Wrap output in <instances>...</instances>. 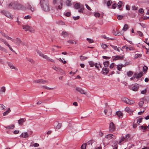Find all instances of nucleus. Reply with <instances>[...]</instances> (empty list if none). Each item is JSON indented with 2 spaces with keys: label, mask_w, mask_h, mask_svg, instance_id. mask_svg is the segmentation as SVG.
I'll return each mask as SVG.
<instances>
[{
  "label": "nucleus",
  "mask_w": 149,
  "mask_h": 149,
  "mask_svg": "<svg viewBox=\"0 0 149 149\" xmlns=\"http://www.w3.org/2000/svg\"><path fill=\"white\" fill-rule=\"evenodd\" d=\"M63 0H53V4L54 8L52 6L49 5L47 3L43 5L42 7V10L46 12H49L51 10H53L54 8L57 10H61L63 8Z\"/></svg>",
  "instance_id": "nucleus-1"
},
{
  "label": "nucleus",
  "mask_w": 149,
  "mask_h": 149,
  "mask_svg": "<svg viewBox=\"0 0 149 149\" xmlns=\"http://www.w3.org/2000/svg\"><path fill=\"white\" fill-rule=\"evenodd\" d=\"M8 3L6 5V7L8 8L15 9L17 1L14 0H8Z\"/></svg>",
  "instance_id": "nucleus-2"
},
{
  "label": "nucleus",
  "mask_w": 149,
  "mask_h": 149,
  "mask_svg": "<svg viewBox=\"0 0 149 149\" xmlns=\"http://www.w3.org/2000/svg\"><path fill=\"white\" fill-rule=\"evenodd\" d=\"M94 142L93 140L89 141L87 143H84L81 147V149H85L86 148H91L92 146V144Z\"/></svg>",
  "instance_id": "nucleus-3"
},
{
  "label": "nucleus",
  "mask_w": 149,
  "mask_h": 149,
  "mask_svg": "<svg viewBox=\"0 0 149 149\" xmlns=\"http://www.w3.org/2000/svg\"><path fill=\"white\" fill-rule=\"evenodd\" d=\"M121 100L125 103L130 105L134 103V100H130L128 98L125 97H122L121 98Z\"/></svg>",
  "instance_id": "nucleus-4"
},
{
  "label": "nucleus",
  "mask_w": 149,
  "mask_h": 149,
  "mask_svg": "<svg viewBox=\"0 0 149 149\" xmlns=\"http://www.w3.org/2000/svg\"><path fill=\"white\" fill-rule=\"evenodd\" d=\"M38 53L39 54L40 56H42L43 58L46 59L47 61L52 62H54V60L50 58L47 55L43 54L41 52H38Z\"/></svg>",
  "instance_id": "nucleus-5"
},
{
  "label": "nucleus",
  "mask_w": 149,
  "mask_h": 149,
  "mask_svg": "<svg viewBox=\"0 0 149 149\" xmlns=\"http://www.w3.org/2000/svg\"><path fill=\"white\" fill-rule=\"evenodd\" d=\"M1 13L9 18L12 19L13 17V15L9 12L5 10H2L1 11Z\"/></svg>",
  "instance_id": "nucleus-6"
},
{
  "label": "nucleus",
  "mask_w": 149,
  "mask_h": 149,
  "mask_svg": "<svg viewBox=\"0 0 149 149\" xmlns=\"http://www.w3.org/2000/svg\"><path fill=\"white\" fill-rule=\"evenodd\" d=\"M48 81L46 80H43L42 79H39L37 80H34L33 82L38 84H45L47 83Z\"/></svg>",
  "instance_id": "nucleus-7"
},
{
  "label": "nucleus",
  "mask_w": 149,
  "mask_h": 149,
  "mask_svg": "<svg viewBox=\"0 0 149 149\" xmlns=\"http://www.w3.org/2000/svg\"><path fill=\"white\" fill-rule=\"evenodd\" d=\"M24 7L20 3L17 2L15 9L17 10H23L25 9Z\"/></svg>",
  "instance_id": "nucleus-8"
},
{
  "label": "nucleus",
  "mask_w": 149,
  "mask_h": 149,
  "mask_svg": "<svg viewBox=\"0 0 149 149\" xmlns=\"http://www.w3.org/2000/svg\"><path fill=\"white\" fill-rule=\"evenodd\" d=\"M0 40L1 42H3V43L5 45L7 46L11 51L13 52L14 51V50H13L12 47H11L10 45L8 43L6 40L2 38H0Z\"/></svg>",
  "instance_id": "nucleus-9"
},
{
  "label": "nucleus",
  "mask_w": 149,
  "mask_h": 149,
  "mask_svg": "<svg viewBox=\"0 0 149 149\" xmlns=\"http://www.w3.org/2000/svg\"><path fill=\"white\" fill-rule=\"evenodd\" d=\"M115 129V127L114 123L111 122L109 125V130L111 131H114Z\"/></svg>",
  "instance_id": "nucleus-10"
},
{
  "label": "nucleus",
  "mask_w": 149,
  "mask_h": 149,
  "mask_svg": "<svg viewBox=\"0 0 149 149\" xmlns=\"http://www.w3.org/2000/svg\"><path fill=\"white\" fill-rule=\"evenodd\" d=\"M139 88V85L137 84H136L134 86H132L130 87V89L134 91H136L138 90Z\"/></svg>",
  "instance_id": "nucleus-11"
},
{
  "label": "nucleus",
  "mask_w": 149,
  "mask_h": 149,
  "mask_svg": "<svg viewBox=\"0 0 149 149\" xmlns=\"http://www.w3.org/2000/svg\"><path fill=\"white\" fill-rule=\"evenodd\" d=\"M113 61H116L118 60H121L123 58V56H116L113 57Z\"/></svg>",
  "instance_id": "nucleus-12"
},
{
  "label": "nucleus",
  "mask_w": 149,
  "mask_h": 149,
  "mask_svg": "<svg viewBox=\"0 0 149 149\" xmlns=\"http://www.w3.org/2000/svg\"><path fill=\"white\" fill-rule=\"evenodd\" d=\"M54 126L55 128L57 129H60L62 125L61 123H58L57 122H56L54 123Z\"/></svg>",
  "instance_id": "nucleus-13"
},
{
  "label": "nucleus",
  "mask_w": 149,
  "mask_h": 149,
  "mask_svg": "<svg viewBox=\"0 0 149 149\" xmlns=\"http://www.w3.org/2000/svg\"><path fill=\"white\" fill-rule=\"evenodd\" d=\"M76 90L77 91H78L81 93L85 94L86 93L84 91L80 88L76 87Z\"/></svg>",
  "instance_id": "nucleus-14"
},
{
  "label": "nucleus",
  "mask_w": 149,
  "mask_h": 149,
  "mask_svg": "<svg viewBox=\"0 0 149 149\" xmlns=\"http://www.w3.org/2000/svg\"><path fill=\"white\" fill-rule=\"evenodd\" d=\"M143 73L142 72H141L138 74L137 73H134V76L136 77V78L138 79L141 77L143 75Z\"/></svg>",
  "instance_id": "nucleus-15"
},
{
  "label": "nucleus",
  "mask_w": 149,
  "mask_h": 149,
  "mask_svg": "<svg viewBox=\"0 0 149 149\" xmlns=\"http://www.w3.org/2000/svg\"><path fill=\"white\" fill-rule=\"evenodd\" d=\"M29 136L28 133L27 132H24L22 133L21 135H20V137H22L23 138H27Z\"/></svg>",
  "instance_id": "nucleus-16"
},
{
  "label": "nucleus",
  "mask_w": 149,
  "mask_h": 149,
  "mask_svg": "<svg viewBox=\"0 0 149 149\" xmlns=\"http://www.w3.org/2000/svg\"><path fill=\"white\" fill-rule=\"evenodd\" d=\"M26 119L25 118H22L18 120V123L19 125H22L23 123L25 122Z\"/></svg>",
  "instance_id": "nucleus-17"
},
{
  "label": "nucleus",
  "mask_w": 149,
  "mask_h": 149,
  "mask_svg": "<svg viewBox=\"0 0 149 149\" xmlns=\"http://www.w3.org/2000/svg\"><path fill=\"white\" fill-rule=\"evenodd\" d=\"M82 6L84 5H83L79 3H77L75 4L74 7L76 9H78L80 8Z\"/></svg>",
  "instance_id": "nucleus-18"
},
{
  "label": "nucleus",
  "mask_w": 149,
  "mask_h": 149,
  "mask_svg": "<svg viewBox=\"0 0 149 149\" xmlns=\"http://www.w3.org/2000/svg\"><path fill=\"white\" fill-rule=\"evenodd\" d=\"M125 111L130 114H132L133 113L132 111L128 107H126L125 109Z\"/></svg>",
  "instance_id": "nucleus-19"
},
{
  "label": "nucleus",
  "mask_w": 149,
  "mask_h": 149,
  "mask_svg": "<svg viewBox=\"0 0 149 149\" xmlns=\"http://www.w3.org/2000/svg\"><path fill=\"white\" fill-rule=\"evenodd\" d=\"M8 66H9L10 68L11 69H14L15 70H17L18 69L17 68H15L13 65V64L10 63H9L8 64Z\"/></svg>",
  "instance_id": "nucleus-20"
},
{
  "label": "nucleus",
  "mask_w": 149,
  "mask_h": 149,
  "mask_svg": "<svg viewBox=\"0 0 149 149\" xmlns=\"http://www.w3.org/2000/svg\"><path fill=\"white\" fill-rule=\"evenodd\" d=\"M23 29H24L25 31H29L30 26L27 25H25L22 26Z\"/></svg>",
  "instance_id": "nucleus-21"
},
{
  "label": "nucleus",
  "mask_w": 149,
  "mask_h": 149,
  "mask_svg": "<svg viewBox=\"0 0 149 149\" xmlns=\"http://www.w3.org/2000/svg\"><path fill=\"white\" fill-rule=\"evenodd\" d=\"M110 46L113 48L114 50L118 51V52L120 51V49H119L117 46H116L113 45H110Z\"/></svg>",
  "instance_id": "nucleus-22"
},
{
  "label": "nucleus",
  "mask_w": 149,
  "mask_h": 149,
  "mask_svg": "<svg viewBox=\"0 0 149 149\" xmlns=\"http://www.w3.org/2000/svg\"><path fill=\"white\" fill-rule=\"evenodd\" d=\"M102 70H103V74H107L109 72V70L106 68H103L102 69Z\"/></svg>",
  "instance_id": "nucleus-23"
},
{
  "label": "nucleus",
  "mask_w": 149,
  "mask_h": 149,
  "mask_svg": "<svg viewBox=\"0 0 149 149\" xmlns=\"http://www.w3.org/2000/svg\"><path fill=\"white\" fill-rule=\"evenodd\" d=\"M114 136L112 134H109L107 135L106 136V138L110 140L112 138H113Z\"/></svg>",
  "instance_id": "nucleus-24"
},
{
  "label": "nucleus",
  "mask_w": 149,
  "mask_h": 149,
  "mask_svg": "<svg viewBox=\"0 0 149 149\" xmlns=\"http://www.w3.org/2000/svg\"><path fill=\"white\" fill-rule=\"evenodd\" d=\"M15 126L14 125H11L7 126H5V128L8 129H13L14 128Z\"/></svg>",
  "instance_id": "nucleus-25"
},
{
  "label": "nucleus",
  "mask_w": 149,
  "mask_h": 149,
  "mask_svg": "<svg viewBox=\"0 0 149 149\" xmlns=\"http://www.w3.org/2000/svg\"><path fill=\"white\" fill-rule=\"evenodd\" d=\"M61 35L63 36L64 37H65L68 36V33L66 32L63 31L62 32V33L61 34Z\"/></svg>",
  "instance_id": "nucleus-26"
},
{
  "label": "nucleus",
  "mask_w": 149,
  "mask_h": 149,
  "mask_svg": "<svg viewBox=\"0 0 149 149\" xmlns=\"http://www.w3.org/2000/svg\"><path fill=\"white\" fill-rule=\"evenodd\" d=\"M130 135L129 134H128L125 136V142L127 141L130 140Z\"/></svg>",
  "instance_id": "nucleus-27"
},
{
  "label": "nucleus",
  "mask_w": 149,
  "mask_h": 149,
  "mask_svg": "<svg viewBox=\"0 0 149 149\" xmlns=\"http://www.w3.org/2000/svg\"><path fill=\"white\" fill-rule=\"evenodd\" d=\"M116 114L119 118H121L123 116V114L120 111H117L116 112Z\"/></svg>",
  "instance_id": "nucleus-28"
},
{
  "label": "nucleus",
  "mask_w": 149,
  "mask_h": 149,
  "mask_svg": "<svg viewBox=\"0 0 149 149\" xmlns=\"http://www.w3.org/2000/svg\"><path fill=\"white\" fill-rule=\"evenodd\" d=\"M16 43L17 44V45L19 46L20 45V44H22V42L21 40L19 39L18 38H17L16 39Z\"/></svg>",
  "instance_id": "nucleus-29"
},
{
  "label": "nucleus",
  "mask_w": 149,
  "mask_h": 149,
  "mask_svg": "<svg viewBox=\"0 0 149 149\" xmlns=\"http://www.w3.org/2000/svg\"><path fill=\"white\" fill-rule=\"evenodd\" d=\"M95 66L98 70H100L99 68L100 67L101 68H102L101 65L100 64H97V63H95Z\"/></svg>",
  "instance_id": "nucleus-30"
},
{
  "label": "nucleus",
  "mask_w": 149,
  "mask_h": 149,
  "mask_svg": "<svg viewBox=\"0 0 149 149\" xmlns=\"http://www.w3.org/2000/svg\"><path fill=\"white\" fill-rule=\"evenodd\" d=\"M10 111V109L9 108L6 111L4 112L3 113V116H6L9 113Z\"/></svg>",
  "instance_id": "nucleus-31"
},
{
  "label": "nucleus",
  "mask_w": 149,
  "mask_h": 149,
  "mask_svg": "<svg viewBox=\"0 0 149 149\" xmlns=\"http://www.w3.org/2000/svg\"><path fill=\"white\" fill-rule=\"evenodd\" d=\"M144 104V101L142 99L141 100L140 102L139 103V106L140 107H142L143 104Z\"/></svg>",
  "instance_id": "nucleus-32"
},
{
  "label": "nucleus",
  "mask_w": 149,
  "mask_h": 149,
  "mask_svg": "<svg viewBox=\"0 0 149 149\" xmlns=\"http://www.w3.org/2000/svg\"><path fill=\"white\" fill-rule=\"evenodd\" d=\"M42 87L43 88L45 89H46L48 90H51L54 89V88H50L48 87L47 86H43Z\"/></svg>",
  "instance_id": "nucleus-33"
},
{
  "label": "nucleus",
  "mask_w": 149,
  "mask_h": 149,
  "mask_svg": "<svg viewBox=\"0 0 149 149\" xmlns=\"http://www.w3.org/2000/svg\"><path fill=\"white\" fill-rule=\"evenodd\" d=\"M109 61H107L104 62L103 63V64L104 65V66L105 67H107L108 66L109 64Z\"/></svg>",
  "instance_id": "nucleus-34"
},
{
  "label": "nucleus",
  "mask_w": 149,
  "mask_h": 149,
  "mask_svg": "<svg viewBox=\"0 0 149 149\" xmlns=\"http://www.w3.org/2000/svg\"><path fill=\"white\" fill-rule=\"evenodd\" d=\"M80 60L82 61H83L88 58L87 57H85L81 55L80 56Z\"/></svg>",
  "instance_id": "nucleus-35"
},
{
  "label": "nucleus",
  "mask_w": 149,
  "mask_h": 149,
  "mask_svg": "<svg viewBox=\"0 0 149 149\" xmlns=\"http://www.w3.org/2000/svg\"><path fill=\"white\" fill-rule=\"evenodd\" d=\"M88 63L91 67H93L95 65V64L93 61H89Z\"/></svg>",
  "instance_id": "nucleus-36"
},
{
  "label": "nucleus",
  "mask_w": 149,
  "mask_h": 149,
  "mask_svg": "<svg viewBox=\"0 0 149 149\" xmlns=\"http://www.w3.org/2000/svg\"><path fill=\"white\" fill-rule=\"evenodd\" d=\"M71 0H67L66 2V5L68 6H70L71 5Z\"/></svg>",
  "instance_id": "nucleus-37"
},
{
  "label": "nucleus",
  "mask_w": 149,
  "mask_h": 149,
  "mask_svg": "<svg viewBox=\"0 0 149 149\" xmlns=\"http://www.w3.org/2000/svg\"><path fill=\"white\" fill-rule=\"evenodd\" d=\"M128 25L127 24H125L123 28V30L124 31H125L128 29Z\"/></svg>",
  "instance_id": "nucleus-38"
},
{
  "label": "nucleus",
  "mask_w": 149,
  "mask_h": 149,
  "mask_svg": "<svg viewBox=\"0 0 149 149\" xmlns=\"http://www.w3.org/2000/svg\"><path fill=\"white\" fill-rule=\"evenodd\" d=\"M122 3H123V2L121 1H119L118 2V3L117 4L118 7V8L119 9L122 6Z\"/></svg>",
  "instance_id": "nucleus-39"
},
{
  "label": "nucleus",
  "mask_w": 149,
  "mask_h": 149,
  "mask_svg": "<svg viewBox=\"0 0 149 149\" xmlns=\"http://www.w3.org/2000/svg\"><path fill=\"white\" fill-rule=\"evenodd\" d=\"M133 72L132 71H129L127 72V74L129 77H131L132 76Z\"/></svg>",
  "instance_id": "nucleus-40"
},
{
  "label": "nucleus",
  "mask_w": 149,
  "mask_h": 149,
  "mask_svg": "<svg viewBox=\"0 0 149 149\" xmlns=\"http://www.w3.org/2000/svg\"><path fill=\"white\" fill-rule=\"evenodd\" d=\"M113 33L115 36H116L117 35L118 36H120L121 35V33L119 32L118 31H117V33H116L115 31H114V30H113Z\"/></svg>",
  "instance_id": "nucleus-41"
},
{
  "label": "nucleus",
  "mask_w": 149,
  "mask_h": 149,
  "mask_svg": "<svg viewBox=\"0 0 149 149\" xmlns=\"http://www.w3.org/2000/svg\"><path fill=\"white\" fill-rule=\"evenodd\" d=\"M27 60L30 62L32 64H34V61L31 58H28L27 57L26 58Z\"/></svg>",
  "instance_id": "nucleus-42"
},
{
  "label": "nucleus",
  "mask_w": 149,
  "mask_h": 149,
  "mask_svg": "<svg viewBox=\"0 0 149 149\" xmlns=\"http://www.w3.org/2000/svg\"><path fill=\"white\" fill-rule=\"evenodd\" d=\"M102 37L103 38L107 39V40H113V39L112 38H110L108 37H107L105 35L102 36Z\"/></svg>",
  "instance_id": "nucleus-43"
},
{
  "label": "nucleus",
  "mask_w": 149,
  "mask_h": 149,
  "mask_svg": "<svg viewBox=\"0 0 149 149\" xmlns=\"http://www.w3.org/2000/svg\"><path fill=\"white\" fill-rule=\"evenodd\" d=\"M79 9H80L79 10V12L80 13H82L84 9V6H82Z\"/></svg>",
  "instance_id": "nucleus-44"
},
{
  "label": "nucleus",
  "mask_w": 149,
  "mask_h": 149,
  "mask_svg": "<svg viewBox=\"0 0 149 149\" xmlns=\"http://www.w3.org/2000/svg\"><path fill=\"white\" fill-rule=\"evenodd\" d=\"M123 67V65H117V69L119 71H120L121 70L122 68Z\"/></svg>",
  "instance_id": "nucleus-45"
},
{
  "label": "nucleus",
  "mask_w": 149,
  "mask_h": 149,
  "mask_svg": "<svg viewBox=\"0 0 149 149\" xmlns=\"http://www.w3.org/2000/svg\"><path fill=\"white\" fill-rule=\"evenodd\" d=\"M0 50L3 51L4 52H6L7 51V50L6 49H5L3 47H2L0 45Z\"/></svg>",
  "instance_id": "nucleus-46"
},
{
  "label": "nucleus",
  "mask_w": 149,
  "mask_h": 149,
  "mask_svg": "<svg viewBox=\"0 0 149 149\" xmlns=\"http://www.w3.org/2000/svg\"><path fill=\"white\" fill-rule=\"evenodd\" d=\"M112 3V1L111 0H109L107 2V6L108 7L110 6Z\"/></svg>",
  "instance_id": "nucleus-47"
},
{
  "label": "nucleus",
  "mask_w": 149,
  "mask_h": 149,
  "mask_svg": "<svg viewBox=\"0 0 149 149\" xmlns=\"http://www.w3.org/2000/svg\"><path fill=\"white\" fill-rule=\"evenodd\" d=\"M148 67L146 66H144L143 68V71L144 72H147L148 70Z\"/></svg>",
  "instance_id": "nucleus-48"
},
{
  "label": "nucleus",
  "mask_w": 149,
  "mask_h": 149,
  "mask_svg": "<svg viewBox=\"0 0 149 149\" xmlns=\"http://www.w3.org/2000/svg\"><path fill=\"white\" fill-rule=\"evenodd\" d=\"M107 47V45L105 44H102L101 45V47L104 49H106Z\"/></svg>",
  "instance_id": "nucleus-49"
},
{
  "label": "nucleus",
  "mask_w": 149,
  "mask_h": 149,
  "mask_svg": "<svg viewBox=\"0 0 149 149\" xmlns=\"http://www.w3.org/2000/svg\"><path fill=\"white\" fill-rule=\"evenodd\" d=\"M29 31L32 33H34L35 31V30L33 29L30 27H29Z\"/></svg>",
  "instance_id": "nucleus-50"
},
{
  "label": "nucleus",
  "mask_w": 149,
  "mask_h": 149,
  "mask_svg": "<svg viewBox=\"0 0 149 149\" xmlns=\"http://www.w3.org/2000/svg\"><path fill=\"white\" fill-rule=\"evenodd\" d=\"M142 119H143L142 118H141L138 119L137 122L138 124L139 125V123H141L142 122Z\"/></svg>",
  "instance_id": "nucleus-51"
},
{
  "label": "nucleus",
  "mask_w": 149,
  "mask_h": 149,
  "mask_svg": "<svg viewBox=\"0 0 149 149\" xmlns=\"http://www.w3.org/2000/svg\"><path fill=\"white\" fill-rule=\"evenodd\" d=\"M137 33L141 37H142L143 35L142 32L140 31H137Z\"/></svg>",
  "instance_id": "nucleus-52"
},
{
  "label": "nucleus",
  "mask_w": 149,
  "mask_h": 149,
  "mask_svg": "<svg viewBox=\"0 0 149 149\" xmlns=\"http://www.w3.org/2000/svg\"><path fill=\"white\" fill-rule=\"evenodd\" d=\"M94 16L96 17H100V14L98 13H96L94 14Z\"/></svg>",
  "instance_id": "nucleus-53"
},
{
  "label": "nucleus",
  "mask_w": 149,
  "mask_h": 149,
  "mask_svg": "<svg viewBox=\"0 0 149 149\" xmlns=\"http://www.w3.org/2000/svg\"><path fill=\"white\" fill-rule=\"evenodd\" d=\"M0 107L2 110H5L6 107L3 104H0Z\"/></svg>",
  "instance_id": "nucleus-54"
},
{
  "label": "nucleus",
  "mask_w": 149,
  "mask_h": 149,
  "mask_svg": "<svg viewBox=\"0 0 149 149\" xmlns=\"http://www.w3.org/2000/svg\"><path fill=\"white\" fill-rule=\"evenodd\" d=\"M32 7V6L30 5L29 3H27V6H26V7L28 9L31 10V7Z\"/></svg>",
  "instance_id": "nucleus-55"
},
{
  "label": "nucleus",
  "mask_w": 149,
  "mask_h": 149,
  "mask_svg": "<svg viewBox=\"0 0 149 149\" xmlns=\"http://www.w3.org/2000/svg\"><path fill=\"white\" fill-rule=\"evenodd\" d=\"M6 91L5 88L4 87H2L0 91V92H5Z\"/></svg>",
  "instance_id": "nucleus-56"
},
{
  "label": "nucleus",
  "mask_w": 149,
  "mask_h": 149,
  "mask_svg": "<svg viewBox=\"0 0 149 149\" xmlns=\"http://www.w3.org/2000/svg\"><path fill=\"white\" fill-rule=\"evenodd\" d=\"M125 141V137H123L121 138V139L119 141V143H120L122 142L123 141Z\"/></svg>",
  "instance_id": "nucleus-57"
},
{
  "label": "nucleus",
  "mask_w": 149,
  "mask_h": 149,
  "mask_svg": "<svg viewBox=\"0 0 149 149\" xmlns=\"http://www.w3.org/2000/svg\"><path fill=\"white\" fill-rule=\"evenodd\" d=\"M87 40L89 42V43H92L93 42V40L91 39L87 38Z\"/></svg>",
  "instance_id": "nucleus-58"
},
{
  "label": "nucleus",
  "mask_w": 149,
  "mask_h": 149,
  "mask_svg": "<svg viewBox=\"0 0 149 149\" xmlns=\"http://www.w3.org/2000/svg\"><path fill=\"white\" fill-rule=\"evenodd\" d=\"M6 38L8 40H10L12 41L13 42H15V41H14V40L12 38L8 36H6Z\"/></svg>",
  "instance_id": "nucleus-59"
},
{
  "label": "nucleus",
  "mask_w": 149,
  "mask_h": 149,
  "mask_svg": "<svg viewBox=\"0 0 149 149\" xmlns=\"http://www.w3.org/2000/svg\"><path fill=\"white\" fill-rule=\"evenodd\" d=\"M141 127L142 129H143L144 130H147V129L148 128V127L147 126H141Z\"/></svg>",
  "instance_id": "nucleus-60"
},
{
  "label": "nucleus",
  "mask_w": 149,
  "mask_h": 149,
  "mask_svg": "<svg viewBox=\"0 0 149 149\" xmlns=\"http://www.w3.org/2000/svg\"><path fill=\"white\" fill-rule=\"evenodd\" d=\"M117 6L116 4V3H113L112 5V8L113 9H115Z\"/></svg>",
  "instance_id": "nucleus-61"
},
{
  "label": "nucleus",
  "mask_w": 149,
  "mask_h": 149,
  "mask_svg": "<svg viewBox=\"0 0 149 149\" xmlns=\"http://www.w3.org/2000/svg\"><path fill=\"white\" fill-rule=\"evenodd\" d=\"M117 18L118 20H120L122 19L123 16L122 15H118L117 16Z\"/></svg>",
  "instance_id": "nucleus-62"
},
{
  "label": "nucleus",
  "mask_w": 149,
  "mask_h": 149,
  "mask_svg": "<svg viewBox=\"0 0 149 149\" xmlns=\"http://www.w3.org/2000/svg\"><path fill=\"white\" fill-rule=\"evenodd\" d=\"M146 91H147V90H146V89L142 91H141V93L142 94H145L146 93Z\"/></svg>",
  "instance_id": "nucleus-63"
},
{
  "label": "nucleus",
  "mask_w": 149,
  "mask_h": 149,
  "mask_svg": "<svg viewBox=\"0 0 149 149\" xmlns=\"http://www.w3.org/2000/svg\"><path fill=\"white\" fill-rule=\"evenodd\" d=\"M115 64L114 63H112L109 66L110 68L112 69L113 68Z\"/></svg>",
  "instance_id": "nucleus-64"
}]
</instances>
